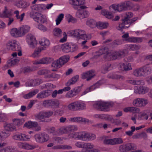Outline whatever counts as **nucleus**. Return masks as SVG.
<instances>
[{"mask_svg": "<svg viewBox=\"0 0 152 152\" xmlns=\"http://www.w3.org/2000/svg\"><path fill=\"white\" fill-rule=\"evenodd\" d=\"M147 134L145 132H142L140 133L137 134L133 136V138L134 139L143 138L146 139L147 137Z\"/></svg>", "mask_w": 152, "mask_h": 152, "instance_id": "nucleus-38", "label": "nucleus"}, {"mask_svg": "<svg viewBox=\"0 0 152 152\" xmlns=\"http://www.w3.org/2000/svg\"><path fill=\"white\" fill-rule=\"evenodd\" d=\"M52 94V91L50 90H46L39 93L37 96V98L38 99H42L46 98L50 96Z\"/></svg>", "mask_w": 152, "mask_h": 152, "instance_id": "nucleus-20", "label": "nucleus"}, {"mask_svg": "<svg viewBox=\"0 0 152 152\" xmlns=\"http://www.w3.org/2000/svg\"><path fill=\"white\" fill-rule=\"evenodd\" d=\"M39 43L41 45L43 46V48H45L48 47L50 44V42L49 40L45 38H43L42 39L41 41H39Z\"/></svg>", "mask_w": 152, "mask_h": 152, "instance_id": "nucleus-36", "label": "nucleus"}, {"mask_svg": "<svg viewBox=\"0 0 152 152\" xmlns=\"http://www.w3.org/2000/svg\"><path fill=\"white\" fill-rule=\"evenodd\" d=\"M30 27L28 25H23L18 29L13 28L10 31V34L12 37H21L28 32L30 29Z\"/></svg>", "mask_w": 152, "mask_h": 152, "instance_id": "nucleus-2", "label": "nucleus"}, {"mask_svg": "<svg viewBox=\"0 0 152 152\" xmlns=\"http://www.w3.org/2000/svg\"><path fill=\"white\" fill-rule=\"evenodd\" d=\"M71 45L68 43H66L61 46V48L63 51L65 53L71 52Z\"/></svg>", "mask_w": 152, "mask_h": 152, "instance_id": "nucleus-34", "label": "nucleus"}, {"mask_svg": "<svg viewBox=\"0 0 152 152\" xmlns=\"http://www.w3.org/2000/svg\"><path fill=\"white\" fill-rule=\"evenodd\" d=\"M131 131L126 132L125 133L129 136H131L133 134V132L135 130V128L134 126H132L131 127Z\"/></svg>", "mask_w": 152, "mask_h": 152, "instance_id": "nucleus-61", "label": "nucleus"}, {"mask_svg": "<svg viewBox=\"0 0 152 152\" xmlns=\"http://www.w3.org/2000/svg\"><path fill=\"white\" fill-rule=\"evenodd\" d=\"M29 3L23 0H19L16 4V6L18 8L25 9L29 5Z\"/></svg>", "mask_w": 152, "mask_h": 152, "instance_id": "nucleus-26", "label": "nucleus"}, {"mask_svg": "<svg viewBox=\"0 0 152 152\" xmlns=\"http://www.w3.org/2000/svg\"><path fill=\"white\" fill-rule=\"evenodd\" d=\"M136 148L135 146L131 143H128L121 145L119 147L120 150L123 152L128 151L135 149Z\"/></svg>", "mask_w": 152, "mask_h": 152, "instance_id": "nucleus-16", "label": "nucleus"}, {"mask_svg": "<svg viewBox=\"0 0 152 152\" xmlns=\"http://www.w3.org/2000/svg\"><path fill=\"white\" fill-rule=\"evenodd\" d=\"M4 127L5 131L9 132L16 130V127L13 126V124L11 123H9L7 122L4 123Z\"/></svg>", "mask_w": 152, "mask_h": 152, "instance_id": "nucleus-28", "label": "nucleus"}, {"mask_svg": "<svg viewBox=\"0 0 152 152\" xmlns=\"http://www.w3.org/2000/svg\"><path fill=\"white\" fill-rule=\"evenodd\" d=\"M50 71L46 69H42L39 70L38 72V74L39 75H43L48 74V77H53L54 74H49Z\"/></svg>", "mask_w": 152, "mask_h": 152, "instance_id": "nucleus-30", "label": "nucleus"}, {"mask_svg": "<svg viewBox=\"0 0 152 152\" xmlns=\"http://www.w3.org/2000/svg\"><path fill=\"white\" fill-rule=\"evenodd\" d=\"M35 131L38 132L41 130V127L37 122H34L33 126Z\"/></svg>", "mask_w": 152, "mask_h": 152, "instance_id": "nucleus-56", "label": "nucleus"}, {"mask_svg": "<svg viewBox=\"0 0 152 152\" xmlns=\"http://www.w3.org/2000/svg\"><path fill=\"white\" fill-rule=\"evenodd\" d=\"M78 110H83L86 108V104L83 102L78 101Z\"/></svg>", "mask_w": 152, "mask_h": 152, "instance_id": "nucleus-54", "label": "nucleus"}, {"mask_svg": "<svg viewBox=\"0 0 152 152\" xmlns=\"http://www.w3.org/2000/svg\"><path fill=\"white\" fill-rule=\"evenodd\" d=\"M125 50L118 51L111 50L110 51L109 54H108V58L111 60H115L121 58L125 56Z\"/></svg>", "mask_w": 152, "mask_h": 152, "instance_id": "nucleus-5", "label": "nucleus"}, {"mask_svg": "<svg viewBox=\"0 0 152 152\" xmlns=\"http://www.w3.org/2000/svg\"><path fill=\"white\" fill-rule=\"evenodd\" d=\"M53 114V112L52 111L43 110L35 115L34 116L36 119L44 122L45 118L50 117Z\"/></svg>", "mask_w": 152, "mask_h": 152, "instance_id": "nucleus-6", "label": "nucleus"}, {"mask_svg": "<svg viewBox=\"0 0 152 152\" xmlns=\"http://www.w3.org/2000/svg\"><path fill=\"white\" fill-rule=\"evenodd\" d=\"M7 120L8 118L6 115L0 112V122H4Z\"/></svg>", "mask_w": 152, "mask_h": 152, "instance_id": "nucleus-55", "label": "nucleus"}, {"mask_svg": "<svg viewBox=\"0 0 152 152\" xmlns=\"http://www.w3.org/2000/svg\"><path fill=\"white\" fill-rule=\"evenodd\" d=\"M6 47L9 50L18 52V54L19 56H22L21 48L16 40L9 41L6 44Z\"/></svg>", "mask_w": 152, "mask_h": 152, "instance_id": "nucleus-3", "label": "nucleus"}, {"mask_svg": "<svg viewBox=\"0 0 152 152\" xmlns=\"http://www.w3.org/2000/svg\"><path fill=\"white\" fill-rule=\"evenodd\" d=\"M13 138L15 140H18L28 141L30 138L24 134H17L13 135Z\"/></svg>", "mask_w": 152, "mask_h": 152, "instance_id": "nucleus-24", "label": "nucleus"}, {"mask_svg": "<svg viewBox=\"0 0 152 152\" xmlns=\"http://www.w3.org/2000/svg\"><path fill=\"white\" fill-rule=\"evenodd\" d=\"M34 123V122L31 121H28L24 125V126L28 128H33Z\"/></svg>", "mask_w": 152, "mask_h": 152, "instance_id": "nucleus-62", "label": "nucleus"}, {"mask_svg": "<svg viewBox=\"0 0 152 152\" xmlns=\"http://www.w3.org/2000/svg\"><path fill=\"white\" fill-rule=\"evenodd\" d=\"M43 133V142H48L50 139L49 136L46 133Z\"/></svg>", "mask_w": 152, "mask_h": 152, "instance_id": "nucleus-63", "label": "nucleus"}, {"mask_svg": "<svg viewBox=\"0 0 152 152\" xmlns=\"http://www.w3.org/2000/svg\"><path fill=\"white\" fill-rule=\"evenodd\" d=\"M107 77L109 79H117L123 80L124 78L123 76L120 75L115 74H110L108 75Z\"/></svg>", "mask_w": 152, "mask_h": 152, "instance_id": "nucleus-33", "label": "nucleus"}, {"mask_svg": "<svg viewBox=\"0 0 152 152\" xmlns=\"http://www.w3.org/2000/svg\"><path fill=\"white\" fill-rule=\"evenodd\" d=\"M101 85V84L99 82H98L96 83L94 85L86 88V89L83 92V94H85L91 91L99 88Z\"/></svg>", "mask_w": 152, "mask_h": 152, "instance_id": "nucleus-27", "label": "nucleus"}, {"mask_svg": "<svg viewBox=\"0 0 152 152\" xmlns=\"http://www.w3.org/2000/svg\"><path fill=\"white\" fill-rule=\"evenodd\" d=\"M77 127L76 126L69 125L67 126L68 132L70 133L69 135L70 137L74 138L75 135L77 134V133L74 132L77 131Z\"/></svg>", "mask_w": 152, "mask_h": 152, "instance_id": "nucleus-25", "label": "nucleus"}, {"mask_svg": "<svg viewBox=\"0 0 152 152\" xmlns=\"http://www.w3.org/2000/svg\"><path fill=\"white\" fill-rule=\"evenodd\" d=\"M19 145L20 148L26 149H31L34 148L35 147L31 145L28 143H20Z\"/></svg>", "mask_w": 152, "mask_h": 152, "instance_id": "nucleus-46", "label": "nucleus"}, {"mask_svg": "<svg viewBox=\"0 0 152 152\" xmlns=\"http://www.w3.org/2000/svg\"><path fill=\"white\" fill-rule=\"evenodd\" d=\"M110 8H112L115 11L119 12L124 11L126 10L122 2L118 4H112L110 6Z\"/></svg>", "mask_w": 152, "mask_h": 152, "instance_id": "nucleus-19", "label": "nucleus"}, {"mask_svg": "<svg viewBox=\"0 0 152 152\" xmlns=\"http://www.w3.org/2000/svg\"><path fill=\"white\" fill-rule=\"evenodd\" d=\"M41 79H36L34 80H31L30 81V86H35L39 85L42 82Z\"/></svg>", "mask_w": 152, "mask_h": 152, "instance_id": "nucleus-45", "label": "nucleus"}, {"mask_svg": "<svg viewBox=\"0 0 152 152\" xmlns=\"http://www.w3.org/2000/svg\"><path fill=\"white\" fill-rule=\"evenodd\" d=\"M69 121L71 122L77 123H88L89 120L87 119L82 117H75L71 118L69 119Z\"/></svg>", "mask_w": 152, "mask_h": 152, "instance_id": "nucleus-22", "label": "nucleus"}, {"mask_svg": "<svg viewBox=\"0 0 152 152\" xmlns=\"http://www.w3.org/2000/svg\"><path fill=\"white\" fill-rule=\"evenodd\" d=\"M19 60L18 58H12L8 61V65L10 67H12L18 63Z\"/></svg>", "mask_w": 152, "mask_h": 152, "instance_id": "nucleus-49", "label": "nucleus"}, {"mask_svg": "<svg viewBox=\"0 0 152 152\" xmlns=\"http://www.w3.org/2000/svg\"><path fill=\"white\" fill-rule=\"evenodd\" d=\"M133 74L135 76L137 77L145 76L142 67L134 70L133 71Z\"/></svg>", "mask_w": 152, "mask_h": 152, "instance_id": "nucleus-29", "label": "nucleus"}, {"mask_svg": "<svg viewBox=\"0 0 152 152\" xmlns=\"http://www.w3.org/2000/svg\"><path fill=\"white\" fill-rule=\"evenodd\" d=\"M65 139L59 137H53L52 138V141L55 142H65Z\"/></svg>", "mask_w": 152, "mask_h": 152, "instance_id": "nucleus-53", "label": "nucleus"}, {"mask_svg": "<svg viewBox=\"0 0 152 152\" xmlns=\"http://www.w3.org/2000/svg\"><path fill=\"white\" fill-rule=\"evenodd\" d=\"M69 59V56H64L60 57L58 60L53 62L52 66L54 68H59L68 61Z\"/></svg>", "mask_w": 152, "mask_h": 152, "instance_id": "nucleus-9", "label": "nucleus"}, {"mask_svg": "<svg viewBox=\"0 0 152 152\" xmlns=\"http://www.w3.org/2000/svg\"><path fill=\"white\" fill-rule=\"evenodd\" d=\"M76 145L78 147L85 148L89 152H98L96 149L88 150V149H91L93 147V146L91 144V143H76Z\"/></svg>", "mask_w": 152, "mask_h": 152, "instance_id": "nucleus-17", "label": "nucleus"}, {"mask_svg": "<svg viewBox=\"0 0 152 152\" xmlns=\"http://www.w3.org/2000/svg\"><path fill=\"white\" fill-rule=\"evenodd\" d=\"M53 33L54 36L59 37L61 36L62 31L60 28H57L54 29Z\"/></svg>", "mask_w": 152, "mask_h": 152, "instance_id": "nucleus-51", "label": "nucleus"}, {"mask_svg": "<svg viewBox=\"0 0 152 152\" xmlns=\"http://www.w3.org/2000/svg\"><path fill=\"white\" fill-rule=\"evenodd\" d=\"M78 78L79 76L77 75L74 76L66 83V86H69L74 84L77 82Z\"/></svg>", "mask_w": 152, "mask_h": 152, "instance_id": "nucleus-35", "label": "nucleus"}, {"mask_svg": "<svg viewBox=\"0 0 152 152\" xmlns=\"http://www.w3.org/2000/svg\"><path fill=\"white\" fill-rule=\"evenodd\" d=\"M42 64H48L52 62L53 59L50 58L45 57L41 58Z\"/></svg>", "mask_w": 152, "mask_h": 152, "instance_id": "nucleus-41", "label": "nucleus"}, {"mask_svg": "<svg viewBox=\"0 0 152 152\" xmlns=\"http://www.w3.org/2000/svg\"><path fill=\"white\" fill-rule=\"evenodd\" d=\"M12 121L13 124L18 126L22 125L24 123L23 120L18 118L13 119Z\"/></svg>", "mask_w": 152, "mask_h": 152, "instance_id": "nucleus-40", "label": "nucleus"}, {"mask_svg": "<svg viewBox=\"0 0 152 152\" xmlns=\"http://www.w3.org/2000/svg\"><path fill=\"white\" fill-rule=\"evenodd\" d=\"M42 104L45 107L58 108L59 106L60 102L57 99H50L44 101Z\"/></svg>", "mask_w": 152, "mask_h": 152, "instance_id": "nucleus-12", "label": "nucleus"}, {"mask_svg": "<svg viewBox=\"0 0 152 152\" xmlns=\"http://www.w3.org/2000/svg\"><path fill=\"white\" fill-rule=\"evenodd\" d=\"M86 24L91 28H94L96 26V23L94 20L90 19L87 20Z\"/></svg>", "mask_w": 152, "mask_h": 152, "instance_id": "nucleus-48", "label": "nucleus"}, {"mask_svg": "<svg viewBox=\"0 0 152 152\" xmlns=\"http://www.w3.org/2000/svg\"><path fill=\"white\" fill-rule=\"evenodd\" d=\"M96 75L95 72L94 70H91L83 73L82 74V78L87 81L91 80Z\"/></svg>", "mask_w": 152, "mask_h": 152, "instance_id": "nucleus-13", "label": "nucleus"}, {"mask_svg": "<svg viewBox=\"0 0 152 152\" xmlns=\"http://www.w3.org/2000/svg\"><path fill=\"white\" fill-rule=\"evenodd\" d=\"M148 116L147 114L145 113H140L138 115V119L140 120H147L148 118Z\"/></svg>", "mask_w": 152, "mask_h": 152, "instance_id": "nucleus-52", "label": "nucleus"}, {"mask_svg": "<svg viewBox=\"0 0 152 152\" xmlns=\"http://www.w3.org/2000/svg\"><path fill=\"white\" fill-rule=\"evenodd\" d=\"M145 76L147 75L150 74L151 72L152 69L151 67L146 65L142 67Z\"/></svg>", "mask_w": 152, "mask_h": 152, "instance_id": "nucleus-37", "label": "nucleus"}, {"mask_svg": "<svg viewBox=\"0 0 152 152\" xmlns=\"http://www.w3.org/2000/svg\"><path fill=\"white\" fill-rule=\"evenodd\" d=\"M110 51L109 49L107 47H104L100 49L98 51L95 52V54L93 58H96L103 54H106L107 57L108 58V54H109Z\"/></svg>", "mask_w": 152, "mask_h": 152, "instance_id": "nucleus-14", "label": "nucleus"}, {"mask_svg": "<svg viewBox=\"0 0 152 152\" xmlns=\"http://www.w3.org/2000/svg\"><path fill=\"white\" fill-rule=\"evenodd\" d=\"M133 16V14L132 12H125L124 18L122 19V22L118 26V30L122 31L124 29L129 28L132 24L138 19L137 17L130 19Z\"/></svg>", "mask_w": 152, "mask_h": 152, "instance_id": "nucleus-1", "label": "nucleus"}, {"mask_svg": "<svg viewBox=\"0 0 152 152\" xmlns=\"http://www.w3.org/2000/svg\"><path fill=\"white\" fill-rule=\"evenodd\" d=\"M39 91V89H35L28 93L24 95L23 97L25 99H29L36 95Z\"/></svg>", "mask_w": 152, "mask_h": 152, "instance_id": "nucleus-32", "label": "nucleus"}, {"mask_svg": "<svg viewBox=\"0 0 152 152\" xmlns=\"http://www.w3.org/2000/svg\"><path fill=\"white\" fill-rule=\"evenodd\" d=\"M45 50V48L40 47H39L37 50H35L34 53L31 56L34 58H38L40 56V53L41 51Z\"/></svg>", "mask_w": 152, "mask_h": 152, "instance_id": "nucleus-31", "label": "nucleus"}, {"mask_svg": "<svg viewBox=\"0 0 152 152\" xmlns=\"http://www.w3.org/2000/svg\"><path fill=\"white\" fill-rule=\"evenodd\" d=\"M30 16L39 23H44L47 21L46 16L39 13L31 12L30 13Z\"/></svg>", "mask_w": 152, "mask_h": 152, "instance_id": "nucleus-7", "label": "nucleus"}, {"mask_svg": "<svg viewBox=\"0 0 152 152\" xmlns=\"http://www.w3.org/2000/svg\"><path fill=\"white\" fill-rule=\"evenodd\" d=\"M122 3L126 10L128 7H131L132 6V3L129 1H126Z\"/></svg>", "mask_w": 152, "mask_h": 152, "instance_id": "nucleus-64", "label": "nucleus"}, {"mask_svg": "<svg viewBox=\"0 0 152 152\" xmlns=\"http://www.w3.org/2000/svg\"><path fill=\"white\" fill-rule=\"evenodd\" d=\"M126 48L132 50H138L140 49V46L136 45H126Z\"/></svg>", "mask_w": 152, "mask_h": 152, "instance_id": "nucleus-43", "label": "nucleus"}, {"mask_svg": "<svg viewBox=\"0 0 152 152\" xmlns=\"http://www.w3.org/2000/svg\"><path fill=\"white\" fill-rule=\"evenodd\" d=\"M122 140L121 138H114L113 139H105L104 142H122Z\"/></svg>", "mask_w": 152, "mask_h": 152, "instance_id": "nucleus-42", "label": "nucleus"}, {"mask_svg": "<svg viewBox=\"0 0 152 152\" xmlns=\"http://www.w3.org/2000/svg\"><path fill=\"white\" fill-rule=\"evenodd\" d=\"M149 88L146 86H140L134 90V92L137 94H144L148 92Z\"/></svg>", "mask_w": 152, "mask_h": 152, "instance_id": "nucleus-21", "label": "nucleus"}, {"mask_svg": "<svg viewBox=\"0 0 152 152\" xmlns=\"http://www.w3.org/2000/svg\"><path fill=\"white\" fill-rule=\"evenodd\" d=\"M43 133L38 134L35 135L34 137L36 141L37 142H43Z\"/></svg>", "mask_w": 152, "mask_h": 152, "instance_id": "nucleus-50", "label": "nucleus"}, {"mask_svg": "<svg viewBox=\"0 0 152 152\" xmlns=\"http://www.w3.org/2000/svg\"><path fill=\"white\" fill-rule=\"evenodd\" d=\"M148 103V100L146 99L138 98L133 100L132 104L135 107H144Z\"/></svg>", "mask_w": 152, "mask_h": 152, "instance_id": "nucleus-11", "label": "nucleus"}, {"mask_svg": "<svg viewBox=\"0 0 152 152\" xmlns=\"http://www.w3.org/2000/svg\"><path fill=\"white\" fill-rule=\"evenodd\" d=\"M14 13L15 15V17L16 18L20 20V21H22L24 17L25 16V14L23 13L20 16L19 15V11L17 10L15 11L14 12Z\"/></svg>", "mask_w": 152, "mask_h": 152, "instance_id": "nucleus-47", "label": "nucleus"}, {"mask_svg": "<svg viewBox=\"0 0 152 152\" xmlns=\"http://www.w3.org/2000/svg\"><path fill=\"white\" fill-rule=\"evenodd\" d=\"M26 40L28 42L30 47L34 48L37 45V42L34 36L31 34H28L26 36Z\"/></svg>", "mask_w": 152, "mask_h": 152, "instance_id": "nucleus-15", "label": "nucleus"}, {"mask_svg": "<svg viewBox=\"0 0 152 152\" xmlns=\"http://www.w3.org/2000/svg\"><path fill=\"white\" fill-rule=\"evenodd\" d=\"M70 33L72 35L79 39L87 40L88 38L86 31L82 29H76L70 31Z\"/></svg>", "mask_w": 152, "mask_h": 152, "instance_id": "nucleus-4", "label": "nucleus"}, {"mask_svg": "<svg viewBox=\"0 0 152 152\" xmlns=\"http://www.w3.org/2000/svg\"><path fill=\"white\" fill-rule=\"evenodd\" d=\"M64 15L63 14H61L58 16L56 20V25H58L60 23L64 18Z\"/></svg>", "mask_w": 152, "mask_h": 152, "instance_id": "nucleus-57", "label": "nucleus"}, {"mask_svg": "<svg viewBox=\"0 0 152 152\" xmlns=\"http://www.w3.org/2000/svg\"><path fill=\"white\" fill-rule=\"evenodd\" d=\"M11 15V12L8 10L7 7H5L4 10L1 16L3 18H8Z\"/></svg>", "mask_w": 152, "mask_h": 152, "instance_id": "nucleus-44", "label": "nucleus"}, {"mask_svg": "<svg viewBox=\"0 0 152 152\" xmlns=\"http://www.w3.org/2000/svg\"><path fill=\"white\" fill-rule=\"evenodd\" d=\"M76 16L77 17L83 19L84 18L83 11L79 10L76 13Z\"/></svg>", "mask_w": 152, "mask_h": 152, "instance_id": "nucleus-59", "label": "nucleus"}, {"mask_svg": "<svg viewBox=\"0 0 152 152\" xmlns=\"http://www.w3.org/2000/svg\"><path fill=\"white\" fill-rule=\"evenodd\" d=\"M120 69L122 71H127L132 69L131 64L129 63H123L119 64Z\"/></svg>", "mask_w": 152, "mask_h": 152, "instance_id": "nucleus-23", "label": "nucleus"}, {"mask_svg": "<svg viewBox=\"0 0 152 152\" xmlns=\"http://www.w3.org/2000/svg\"><path fill=\"white\" fill-rule=\"evenodd\" d=\"M75 96H76L75 94H74L72 90L68 91L65 95V97L68 98H72Z\"/></svg>", "mask_w": 152, "mask_h": 152, "instance_id": "nucleus-58", "label": "nucleus"}, {"mask_svg": "<svg viewBox=\"0 0 152 152\" xmlns=\"http://www.w3.org/2000/svg\"><path fill=\"white\" fill-rule=\"evenodd\" d=\"M69 3L72 5L75 10H77L78 7L85 3L84 0H69Z\"/></svg>", "mask_w": 152, "mask_h": 152, "instance_id": "nucleus-18", "label": "nucleus"}, {"mask_svg": "<svg viewBox=\"0 0 152 152\" xmlns=\"http://www.w3.org/2000/svg\"><path fill=\"white\" fill-rule=\"evenodd\" d=\"M108 26V23L98 22L96 23V26L98 28L101 29L107 28Z\"/></svg>", "mask_w": 152, "mask_h": 152, "instance_id": "nucleus-39", "label": "nucleus"}, {"mask_svg": "<svg viewBox=\"0 0 152 152\" xmlns=\"http://www.w3.org/2000/svg\"><path fill=\"white\" fill-rule=\"evenodd\" d=\"M111 65L110 64L107 63L103 66V70L104 71V73L108 71L109 68L110 67Z\"/></svg>", "mask_w": 152, "mask_h": 152, "instance_id": "nucleus-60", "label": "nucleus"}, {"mask_svg": "<svg viewBox=\"0 0 152 152\" xmlns=\"http://www.w3.org/2000/svg\"><path fill=\"white\" fill-rule=\"evenodd\" d=\"M110 106V104L108 103L101 101L96 102L93 105L94 108L103 111H107Z\"/></svg>", "mask_w": 152, "mask_h": 152, "instance_id": "nucleus-10", "label": "nucleus"}, {"mask_svg": "<svg viewBox=\"0 0 152 152\" xmlns=\"http://www.w3.org/2000/svg\"><path fill=\"white\" fill-rule=\"evenodd\" d=\"M78 138L80 140L88 141L95 140L96 138L95 134L88 132H83L80 135H78Z\"/></svg>", "mask_w": 152, "mask_h": 152, "instance_id": "nucleus-8", "label": "nucleus"}]
</instances>
